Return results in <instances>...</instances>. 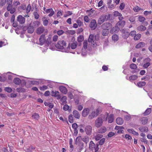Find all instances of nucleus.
Listing matches in <instances>:
<instances>
[{"label": "nucleus", "instance_id": "nucleus-41", "mask_svg": "<svg viewBox=\"0 0 152 152\" xmlns=\"http://www.w3.org/2000/svg\"><path fill=\"white\" fill-rule=\"evenodd\" d=\"M146 83L145 82H141L137 83V85L139 87H142L145 86Z\"/></svg>", "mask_w": 152, "mask_h": 152}, {"label": "nucleus", "instance_id": "nucleus-53", "mask_svg": "<svg viewBox=\"0 0 152 152\" xmlns=\"http://www.w3.org/2000/svg\"><path fill=\"white\" fill-rule=\"evenodd\" d=\"M107 9V7L104 6H103L99 8V10L102 12H104Z\"/></svg>", "mask_w": 152, "mask_h": 152}, {"label": "nucleus", "instance_id": "nucleus-13", "mask_svg": "<svg viewBox=\"0 0 152 152\" xmlns=\"http://www.w3.org/2000/svg\"><path fill=\"white\" fill-rule=\"evenodd\" d=\"M45 34H42L40 37L39 38V42L40 44L41 45H43L45 42Z\"/></svg>", "mask_w": 152, "mask_h": 152}, {"label": "nucleus", "instance_id": "nucleus-35", "mask_svg": "<svg viewBox=\"0 0 152 152\" xmlns=\"http://www.w3.org/2000/svg\"><path fill=\"white\" fill-rule=\"evenodd\" d=\"M103 137V135L101 134H98L95 135L94 138L95 140L98 141L100 140V139Z\"/></svg>", "mask_w": 152, "mask_h": 152}, {"label": "nucleus", "instance_id": "nucleus-44", "mask_svg": "<svg viewBox=\"0 0 152 152\" xmlns=\"http://www.w3.org/2000/svg\"><path fill=\"white\" fill-rule=\"evenodd\" d=\"M138 20L140 22L143 23L145 20V18L143 16H139L138 17Z\"/></svg>", "mask_w": 152, "mask_h": 152}, {"label": "nucleus", "instance_id": "nucleus-9", "mask_svg": "<svg viewBox=\"0 0 152 152\" xmlns=\"http://www.w3.org/2000/svg\"><path fill=\"white\" fill-rule=\"evenodd\" d=\"M7 9L11 14H13L16 11L15 8L14 7H13L12 5H8L7 7Z\"/></svg>", "mask_w": 152, "mask_h": 152}, {"label": "nucleus", "instance_id": "nucleus-32", "mask_svg": "<svg viewBox=\"0 0 152 152\" xmlns=\"http://www.w3.org/2000/svg\"><path fill=\"white\" fill-rule=\"evenodd\" d=\"M151 108H148L143 114L144 115H149L151 113Z\"/></svg>", "mask_w": 152, "mask_h": 152}, {"label": "nucleus", "instance_id": "nucleus-2", "mask_svg": "<svg viewBox=\"0 0 152 152\" xmlns=\"http://www.w3.org/2000/svg\"><path fill=\"white\" fill-rule=\"evenodd\" d=\"M66 45L65 41L63 40H60L58 42L56 45V47L58 49L62 50L64 48Z\"/></svg>", "mask_w": 152, "mask_h": 152}, {"label": "nucleus", "instance_id": "nucleus-43", "mask_svg": "<svg viewBox=\"0 0 152 152\" xmlns=\"http://www.w3.org/2000/svg\"><path fill=\"white\" fill-rule=\"evenodd\" d=\"M141 36L140 34H137L134 36V40H137L140 39Z\"/></svg>", "mask_w": 152, "mask_h": 152}, {"label": "nucleus", "instance_id": "nucleus-4", "mask_svg": "<svg viewBox=\"0 0 152 152\" xmlns=\"http://www.w3.org/2000/svg\"><path fill=\"white\" fill-rule=\"evenodd\" d=\"M77 44V43L76 42H75L71 43V45H70V44H69V45L66 48V52H69L73 54H75V52H72L70 51V47L72 49H74L76 48Z\"/></svg>", "mask_w": 152, "mask_h": 152}, {"label": "nucleus", "instance_id": "nucleus-27", "mask_svg": "<svg viewBox=\"0 0 152 152\" xmlns=\"http://www.w3.org/2000/svg\"><path fill=\"white\" fill-rule=\"evenodd\" d=\"M13 82L16 85H19L21 83V81L20 78L16 77L14 79Z\"/></svg>", "mask_w": 152, "mask_h": 152}, {"label": "nucleus", "instance_id": "nucleus-12", "mask_svg": "<svg viewBox=\"0 0 152 152\" xmlns=\"http://www.w3.org/2000/svg\"><path fill=\"white\" fill-rule=\"evenodd\" d=\"M92 129V127L90 125H88L86 126L85 129V131L88 135H90L91 134Z\"/></svg>", "mask_w": 152, "mask_h": 152}, {"label": "nucleus", "instance_id": "nucleus-63", "mask_svg": "<svg viewBox=\"0 0 152 152\" xmlns=\"http://www.w3.org/2000/svg\"><path fill=\"white\" fill-rule=\"evenodd\" d=\"M152 13V12L151 11H145L144 12V14L145 15H149L151 14Z\"/></svg>", "mask_w": 152, "mask_h": 152}, {"label": "nucleus", "instance_id": "nucleus-59", "mask_svg": "<svg viewBox=\"0 0 152 152\" xmlns=\"http://www.w3.org/2000/svg\"><path fill=\"white\" fill-rule=\"evenodd\" d=\"M34 24L35 27H37L40 25V23L38 21H36L34 23Z\"/></svg>", "mask_w": 152, "mask_h": 152}, {"label": "nucleus", "instance_id": "nucleus-18", "mask_svg": "<svg viewBox=\"0 0 152 152\" xmlns=\"http://www.w3.org/2000/svg\"><path fill=\"white\" fill-rule=\"evenodd\" d=\"M140 121L142 124L145 125L148 122V119L147 117H145L140 118Z\"/></svg>", "mask_w": 152, "mask_h": 152}, {"label": "nucleus", "instance_id": "nucleus-50", "mask_svg": "<svg viewBox=\"0 0 152 152\" xmlns=\"http://www.w3.org/2000/svg\"><path fill=\"white\" fill-rule=\"evenodd\" d=\"M95 113L97 114V115L102 112V108L101 107H98L96 110Z\"/></svg>", "mask_w": 152, "mask_h": 152}, {"label": "nucleus", "instance_id": "nucleus-17", "mask_svg": "<svg viewBox=\"0 0 152 152\" xmlns=\"http://www.w3.org/2000/svg\"><path fill=\"white\" fill-rule=\"evenodd\" d=\"M89 112V109L88 108H86L83 109L82 111V115L83 117L86 116Z\"/></svg>", "mask_w": 152, "mask_h": 152}, {"label": "nucleus", "instance_id": "nucleus-45", "mask_svg": "<svg viewBox=\"0 0 152 152\" xmlns=\"http://www.w3.org/2000/svg\"><path fill=\"white\" fill-rule=\"evenodd\" d=\"M136 16H131L129 18V20L131 22L134 23L135 20Z\"/></svg>", "mask_w": 152, "mask_h": 152}, {"label": "nucleus", "instance_id": "nucleus-61", "mask_svg": "<svg viewBox=\"0 0 152 152\" xmlns=\"http://www.w3.org/2000/svg\"><path fill=\"white\" fill-rule=\"evenodd\" d=\"M114 15L115 16H119L122 15L121 14L119 13L117 11L114 12Z\"/></svg>", "mask_w": 152, "mask_h": 152}, {"label": "nucleus", "instance_id": "nucleus-8", "mask_svg": "<svg viewBox=\"0 0 152 152\" xmlns=\"http://www.w3.org/2000/svg\"><path fill=\"white\" fill-rule=\"evenodd\" d=\"M103 123L102 119L101 118H98L95 122V126L99 128L101 126Z\"/></svg>", "mask_w": 152, "mask_h": 152}, {"label": "nucleus", "instance_id": "nucleus-54", "mask_svg": "<svg viewBox=\"0 0 152 152\" xmlns=\"http://www.w3.org/2000/svg\"><path fill=\"white\" fill-rule=\"evenodd\" d=\"M31 10V6L30 4L28 5L27 7L26 8V12L27 13H29Z\"/></svg>", "mask_w": 152, "mask_h": 152}, {"label": "nucleus", "instance_id": "nucleus-57", "mask_svg": "<svg viewBox=\"0 0 152 152\" xmlns=\"http://www.w3.org/2000/svg\"><path fill=\"white\" fill-rule=\"evenodd\" d=\"M150 63L149 62H148L147 63H146L143 66V67L144 68H147L149 66H150Z\"/></svg>", "mask_w": 152, "mask_h": 152}, {"label": "nucleus", "instance_id": "nucleus-7", "mask_svg": "<svg viewBox=\"0 0 152 152\" xmlns=\"http://www.w3.org/2000/svg\"><path fill=\"white\" fill-rule=\"evenodd\" d=\"M97 24L96 23V21L95 19L92 20L89 24V27L91 28L92 30H95L96 28Z\"/></svg>", "mask_w": 152, "mask_h": 152}, {"label": "nucleus", "instance_id": "nucleus-33", "mask_svg": "<svg viewBox=\"0 0 152 152\" xmlns=\"http://www.w3.org/2000/svg\"><path fill=\"white\" fill-rule=\"evenodd\" d=\"M127 131L128 132L131 133H132L135 135H138V132H136L133 129H127Z\"/></svg>", "mask_w": 152, "mask_h": 152}, {"label": "nucleus", "instance_id": "nucleus-11", "mask_svg": "<svg viewBox=\"0 0 152 152\" xmlns=\"http://www.w3.org/2000/svg\"><path fill=\"white\" fill-rule=\"evenodd\" d=\"M51 93L52 96L56 97L57 99H61V96L59 94V92L58 91H53Z\"/></svg>", "mask_w": 152, "mask_h": 152}, {"label": "nucleus", "instance_id": "nucleus-6", "mask_svg": "<svg viewBox=\"0 0 152 152\" xmlns=\"http://www.w3.org/2000/svg\"><path fill=\"white\" fill-rule=\"evenodd\" d=\"M89 42L91 43L92 45V46L94 47L97 45L96 41L94 40V37L93 35L90 34L89 35L88 39Z\"/></svg>", "mask_w": 152, "mask_h": 152}, {"label": "nucleus", "instance_id": "nucleus-19", "mask_svg": "<svg viewBox=\"0 0 152 152\" xmlns=\"http://www.w3.org/2000/svg\"><path fill=\"white\" fill-rule=\"evenodd\" d=\"M59 89L62 93L64 94H66L67 93V88L64 86H61L59 87Z\"/></svg>", "mask_w": 152, "mask_h": 152}, {"label": "nucleus", "instance_id": "nucleus-15", "mask_svg": "<svg viewBox=\"0 0 152 152\" xmlns=\"http://www.w3.org/2000/svg\"><path fill=\"white\" fill-rule=\"evenodd\" d=\"M17 20L20 24H23L25 23V19L21 15H19L17 18Z\"/></svg>", "mask_w": 152, "mask_h": 152}, {"label": "nucleus", "instance_id": "nucleus-40", "mask_svg": "<svg viewBox=\"0 0 152 152\" xmlns=\"http://www.w3.org/2000/svg\"><path fill=\"white\" fill-rule=\"evenodd\" d=\"M133 10L135 12H138L140 10H142V9L137 6H136L133 8Z\"/></svg>", "mask_w": 152, "mask_h": 152}, {"label": "nucleus", "instance_id": "nucleus-52", "mask_svg": "<svg viewBox=\"0 0 152 152\" xmlns=\"http://www.w3.org/2000/svg\"><path fill=\"white\" fill-rule=\"evenodd\" d=\"M33 15L34 16V18L36 19H38L39 17V14L37 12H33Z\"/></svg>", "mask_w": 152, "mask_h": 152}, {"label": "nucleus", "instance_id": "nucleus-46", "mask_svg": "<svg viewBox=\"0 0 152 152\" xmlns=\"http://www.w3.org/2000/svg\"><path fill=\"white\" fill-rule=\"evenodd\" d=\"M112 39L114 41H116L118 40V37L117 35L114 34L112 36Z\"/></svg>", "mask_w": 152, "mask_h": 152}, {"label": "nucleus", "instance_id": "nucleus-62", "mask_svg": "<svg viewBox=\"0 0 152 152\" xmlns=\"http://www.w3.org/2000/svg\"><path fill=\"white\" fill-rule=\"evenodd\" d=\"M62 15V13L61 11L60 10L58 11L57 13V17L60 18L61 16Z\"/></svg>", "mask_w": 152, "mask_h": 152}, {"label": "nucleus", "instance_id": "nucleus-26", "mask_svg": "<svg viewBox=\"0 0 152 152\" xmlns=\"http://www.w3.org/2000/svg\"><path fill=\"white\" fill-rule=\"evenodd\" d=\"M73 113L74 117L76 118H80V115L77 110H74L73 112Z\"/></svg>", "mask_w": 152, "mask_h": 152}, {"label": "nucleus", "instance_id": "nucleus-30", "mask_svg": "<svg viewBox=\"0 0 152 152\" xmlns=\"http://www.w3.org/2000/svg\"><path fill=\"white\" fill-rule=\"evenodd\" d=\"M145 45V43L143 42H140L137 44L136 46V48H142Z\"/></svg>", "mask_w": 152, "mask_h": 152}, {"label": "nucleus", "instance_id": "nucleus-23", "mask_svg": "<svg viewBox=\"0 0 152 152\" xmlns=\"http://www.w3.org/2000/svg\"><path fill=\"white\" fill-rule=\"evenodd\" d=\"M52 42V37L51 35H49L48 36V38L46 39H45V43L48 45H49L51 44Z\"/></svg>", "mask_w": 152, "mask_h": 152}, {"label": "nucleus", "instance_id": "nucleus-22", "mask_svg": "<svg viewBox=\"0 0 152 152\" xmlns=\"http://www.w3.org/2000/svg\"><path fill=\"white\" fill-rule=\"evenodd\" d=\"M130 35L129 33L127 31L123 30L122 36L124 39H126Z\"/></svg>", "mask_w": 152, "mask_h": 152}, {"label": "nucleus", "instance_id": "nucleus-3", "mask_svg": "<svg viewBox=\"0 0 152 152\" xmlns=\"http://www.w3.org/2000/svg\"><path fill=\"white\" fill-rule=\"evenodd\" d=\"M107 15H103L101 16L98 19V24L99 25H101L104 22L105 20H107L110 18V15H109L107 16Z\"/></svg>", "mask_w": 152, "mask_h": 152}, {"label": "nucleus", "instance_id": "nucleus-49", "mask_svg": "<svg viewBox=\"0 0 152 152\" xmlns=\"http://www.w3.org/2000/svg\"><path fill=\"white\" fill-rule=\"evenodd\" d=\"M84 39L83 36L80 35L77 38V41L78 42H81Z\"/></svg>", "mask_w": 152, "mask_h": 152}, {"label": "nucleus", "instance_id": "nucleus-51", "mask_svg": "<svg viewBox=\"0 0 152 152\" xmlns=\"http://www.w3.org/2000/svg\"><path fill=\"white\" fill-rule=\"evenodd\" d=\"M130 67L132 69H135L137 68V66L135 64H132L130 65Z\"/></svg>", "mask_w": 152, "mask_h": 152}, {"label": "nucleus", "instance_id": "nucleus-34", "mask_svg": "<svg viewBox=\"0 0 152 152\" xmlns=\"http://www.w3.org/2000/svg\"><path fill=\"white\" fill-rule=\"evenodd\" d=\"M114 120L113 115V114H110L109 115L108 118V122L109 123H112Z\"/></svg>", "mask_w": 152, "mask_h": 152}, {"label": "nucleus", "instance_id": "nucleus-28", "mask_svg": "<svg viewBox=\"0 0 152 152\" xmlns=\"http://www.w3.org/2000/svg\"><path fill=\"white\" fill-rule=\"evenodd\" d=\"M146 29V27L145 26L142 25L139 26L137 28V29L140 31H144Z\"/></svg>", "mask_w": 152, "mask_h": 152}, {"label": "nucleus", "instance_id": "nucleus-29", "mask_svg": "<svg viewBox=\"0 0 152 152\" xmlns=\"http://www.w3.org/2000/svg\"><path fill=\"white\" fill-rule=\"evenodd\" d=\"M76 23L79 26H80L83 25V23L82 21V19L79 18L76 21Z\"/></svg>", "mask_w": 152, "mask_h": 152}, {"label": "nucleus", "instance_id": "nucleus-25", "mask_svg": "<svg viewBox=\"0 0 152 152\" xmlns=\"http://www.w3.org/2000/svg\"><path fill=\"white\" fill-rule=\"evenodd\" d=\"M34 30V28L32 26H29L27 28V32L30 34L32 33Z\"/></svg>", "mask_w": 152, "mask_h": 152}, {"label": "nucleus", "instance_id": "nucleus-10", "mask_svg": "<svg viewBox=\"0 0 152 152\" xmlns=\"http://www.w3.org/2000/svg\"><path fill=\"white\" fill-rule=\"evenodd\" d=\"M88 45V42L87 41L85 40L83 43V47L82 50V54L85 56L86 55L85 52L87 48Z\"/></svg>", "mask_w": 152, "mask_h": 152}, {"label": "nucleus", "instance_id": "nucleus-37", "mask_svg": "<svg viewBox=\"0 0 152 152\" xmlns=\"http://www.w3.org/2000/svg\"><path fill=\"white\" fill-rule=\"evenodd\" d=\"M82 140L86 144H87L89 141V138L87 136L83 137L82 139Z\"/></svg>", "mask_w": 152, "mask_h": 152}, {"label": "nucleus", "instance_id": "nucleus-42", "mask_svg": "<svg viewBox=\"0 0 152 152\" xmlns=\"http://www.w3.org/2000/svg\"><path fill=\"white\" fill-rule=\"evenodd\" d=\"M16 91L19 92H24L26 91V90L24 88L21 87L17 88Z\"/></svg>", "mask_w": 152, "mask_h": 152}, {"label": "nucleus", "instance_id": "nucleus-14", "mask_svg": "<svg viewBox=\"0 0 152 152\" xmlns=\"http://www.w3.org/2000/svg\"><path fill=\"white\" fill-rule=\"evenodd\" d=\"M45 31L44 28L42 26L38 27L36 30V33L38 34H40Z\"/></svg>", "mask_w": 152, "mask_h": 152}, {"label": "nucleus", "instance_id": "nucleus-38", "mask_svg": "<svg viewBox=\"0 0 152 152\" xmlns=\"http://www.w3.org/2000/svg\"><path fill=\"white\" fill-rule=\"evenodd\" d=\"M32 118L36 120H38L39 118V114L36 113H34L32 116Z\"/></svg>", "mask_w": 152, "mask_h": 152}, {"label": "nucleus", "instance_id": "nucleus-5", "mask_svg": "<svg viewBox=\"0 0 152 152\" xmlns=\"http://www.w3.org/2000/svg\"><path fill=\"white\" fill-rule=\"evenodd\" d=\"M112 27V24L108 22L104 23L101 26V28L102 30H109Z\"/></svg>", "mask_w": 152, "mask_h": 152}, {"label": "nucleus", "instance_id": "nucleus-20", "mask_svg": "<svg viewBox=\"0 0 152 152\" xmlns=\"http://www.w3.org/2000/svg\"><path fill=\"white\" fill-rule=\"evenodd\" d=\"M126 23V22L124 20L119 21L116 23V25L118 26L119 27H123Z\"/></svg>", "mask_w": 152, "mask_h": 152}, {"label": "nucleus", "instance_id": "nucleus-48", "mask_svg": "<svg viewBox=\"0 0 152 152\" xmlns=\"http://www.w3.org/2000/svg\"><path fill=\"white\" fill-rule=\"evenodd\" d=\"M68 119H69V122L70 123H73V122L74 121V120H73V117L72 115H70L69 116Z\"/></svg>", "mask_w": 152, "mask_h": 152}, {"label": "nucleus", "instance_id": "nucleus-39", "mask_svg": "<svg viewBox=\"0 0 152 152\" xmlns=\"http://www.w3.org/2000/svg\"><path fill=\"white\" fill-rule=\"evenodd\" d=\"M137 76L136 75H132L129 77V80L130 81L134 80L137 78Z\"/></svg>", "mask_w": 152, "mask_h": 152}, {"label": "nucleus", "instance_id": "nucleus-55", "mask_svg": "<svg viewBox=\"0 0 152 152\" xmlns=\"http://www.w3.org/2000/svg\"><path fill=\"white\" fill-rule=\"evenodd\" d=\"M48 87L44 85L42 86L39 87V89L41 91H44L48 89Z\"/></svg>", "mask_w": 152, "mask_h": 152}, {"label": "nucleus", "instance_id": "nucleus-47", "mask_svg": "<svg viewBox=\"0 0 152 152\" xmlns=\"http://www.w3.org/2000/svg\"><path fill=\"white\" fill-rule=\"evenodd\" d=\"M105 140V139L104 138H102L100 140V141L99 142H98L99 145H102L103 144V143L104 142Z\"/></svg>", "mask_w": 152, "mask_h": 152}, {"label": "nucleus", "instance_id": "nucleus-31", "mask_svg": "<svg viewBox=\"0 0 152 152\" xmlns=\"http://www.w3.org/2000/svg\"><path fill=\"white\" fill-rule=\"evenodd\" d=\"M106 128L105 127H102L99 129L98 132L100 133H103L106 131Z\"/></svg>", "mask_w": 152, "mask_h": 152}, {"label": "nucleus", "instance_id": "nucleus-24", "mask_svg": "<svg viewBox=\"0 0 152 152\" xmlns=\"http://www.w3.org/2000/svg\"><path fill=\"white\" fill-rule=\"evenodd\" d=\"M124 122L123 119L121 118L118 117L116 119V123L118 125H121Z\"/></svg>", "mask_w": 152, "mask_h": 152}, {"label": "nucleus", "instance_id": "nucleus-56", "mask_svg": "<svg viewBox=\"0 0 152 152\" xmlns=\"http://www.w3.org/2000/svg\"><path fill=\"white\" fill-rule=\"evenodd\" d=\"M97 116V114L96 113L95 111H94L91 114V116L90 115V116L91 117V118H92L95 117H96Z\"/></svg>", "mask_w": 152, "mask_h": 152}, {"label": "nucleus", "instance_id": "nucleus-64", "mask_svg": "<svg viewBox=\"0 0 152 152\" xmlns=\"http://www.w3.org/2000/svg\"><path fill=\"white\" fill-rule=\"evenodd\" d=\"M31 83L33 85H37L39 84V83L35 80H32L30 81Z\"/></svg>", "mask_w": 152, "mask_h": 152}, {"label": "nucleus", "instance_id": "nucleus-1", "mask_svg": "<svg viewBox=\"0 0 152 152\" xmlns=\"http://www.w3.org/2000/svg\"><path fill=\"white\" fill-rule=\"evenodd\" d=\"M89 148L90 150L92 151L95 152L97 151L99 149L98 143L95 145L93 141H91L89 144Z\"/></svg>", "mask_w": 152, "mask_h": 152}, {"label": "nucleus", "instance_id": "nucleus-58", "mask_svg": "<svg viewBox=\"0 0 152 152\" xmlns=\"http://www.w3.org/2000/svg\"><path fill=\"white\" fill-rule=\"evenodd\" d=\"M4 90L5 91L9 93H10L12 91V89L9 87H6L4 89Z\"/></svg>", "mask_w": 152, "mask_h": 152}, {"label": "nucleus", "instance_id": "nucleus-16", "mask_svg": "<svg viewBox=\"0 0 152 152\" xmlns=\"http://www.w3.org/2000/svg\"><path fill=\"white\" fill-rule=\"evenodd\" d=\"M120 30V27L116 25L112 28L110 31V32L113 33L114 32L117 33Z\"/></svg>", "mask_w": 152, "mask_h": 152}, {"label": "nucleus", "instance_id": "nucleus-21", "mask_svg": "<svg viewBox=\"0 0 152 152\" xmlns=\"http://www.w3.org/2000/svg\"><path fill=\"white\" fill-rule=\"evenodd\" d=\"M139 129L140 132H147L148 130V127L145 126L140 127L139 128Z\"/></svg>", "mask_w": 152, "mask_h": 152}, {"label": "nucleus", "instance_id": "nucleus-36", "mask_svg": "<svg viewBox=\"0 0 152 152\" xmlns=\"http://www.w3.org/2000/svg\"><path fill=\"white\" fill-rule=\"evenodd\" d=\"M109 30H102V34L103 36H107L109 33Z\"/></svg>", "mask_w": 152, "mask_h": 152}, {"label": "nucleus", "instance_id": "nucleus-60", "mask_svg": "<svg viewBox=\"0 0 152 152\" xmlns=\"http://www.w3.org/2000/svg\"><path fill=\"white\" fill-rule=\"evenodd\" d=\"M66 97L65 96H64L62 97L61 99V101L62 103H64L66 101Z\"/></svg>", "mask_w": 152, "mask_h": 152}]
</instances>
